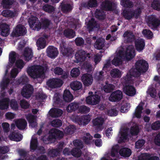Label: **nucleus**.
Segmentation results:
<instances>
[{"label":"nucleus","mask_w":160,"mask_h":160,"mask_svg":"<svg viewBox=\"0 0 160 160\" xmlns=\"http://www.w3.org/2000/svg\"><path fill=\"white\" fill-rule=\"evenodd\" d=\"M135 56V50L134 46L132 45L128 46L126 50L123 48L118 52V56L115 57L112 60V62L115 66H119L122 63V58L126 59L127 61H129Z\"/></svg>","instance_id":"f257e3e1"},{"label":"nucleus","mask_w":160,"mask_h":160,"mask_svg":"<svg viewBox=\"0 0 160 160\" xmlns=\"http://www.w3.org/2000/svg\"><path fill=\"white\" fill-rule=\"evenodd\" d=\"M28 22L31 28L37 31L41 29L42 26L44 29L48 28L52 23L51 21L46 18L44 19L41 23L37 17L33 16L29 18Z\"/></svg>","instance_id":"f03ea898"},{"label":"nucleus","mask_w":160,"mask_h":160,"mask_svg":"<svg viewBox=\"0 0 160 160\" xmlns=\"http://www.w3.org/2000/svg\"><path fill=\"white\" fill-rule=\"evenodd\" d=\"M27 72L33 78H42L45 75V68L44 67L40 65H33L28 69Z\"/></svg>","instance_id":"7ed1b4c3"},{"label":"nucleus","mask_w":160,"mask_h":160,"mask_svg":"<svg viewBox=\"0 0 160 160\" xmlns=\"http://www.w3.org/2000/svg\"><path fill=\"white\" fill-rule=\"evenodd\" d=\"M135 68L132 69L134 71V75L136 77H139L142 73L145 72L148 68V64L143 59L137 61L135 63Z\"/></svg>","instance_id":"20e7f679"},{"label":"nucleus","mask_w":160,"mask_h":160,"mask_svg":"<svg viewBox=\"0 0 160 160\" xmlns=\"http://www.w3.org/2000/svg\"><path fill=\"white\" fill-rule=\"evenodd\" d=\"M142 10V8H138L135 10L125 9L123 11L122 14L126 20H130L134 17L137 19L141 15Z\"/></svg>","instance_id":"39448f33"},{"label":"nucleus","mask_w":160,"mask_h":160,"mask_svg":"<svg viewBox=\"0 0 160 160\" xmlns=\"http://www.w3.org/2000/svg\"><path fill=\"white\" fill-rule=\"evenodd\" d=\"M63 133L62 132L56 129H52L49 131V135L47 139L48 142H46L44 140V143L46 144H48L50 142H51L54 139H60L63 137Z\"/></svg>","instance_id":"423d86ee"},{"label":"nucleus","mask_w":160,"mask_h":160,"mask_svg":"<svg viewBox=\"0 0 160 160\" xmlns=\"http://www.w3.org/2000/svg\"><path fill=\"white\" fill-rule=\"evenodd\" d=\"M147 23L149 27L152 28L156 29L160 26V20L154 16H149L147 20Z\"/></svg>","instance_id":"0eeeda50"},{"label":"nucleus","mask_w":160,"mask_h":160,"mask_svg":"<svg viewBox=\"0 0 160 160\" xmlns=\"http://www.w3.org/2000/svg\"><path fill=\"white\" fill-rule=\"evenodd\" d=\"M26 32L27 30L25 27L22 25L18 24L12 32L11 36L13 37H18L25 35Z\"/></svg>","instance_id":"6e6552de"},{"label":"nucleus","mask_w":160,"mask_h":160,"mask_svg":"<svg viewBox=\"0 0 160 160\" xmlns=\"http://www.w3.org/2000/svg\"><path fill=\"white\" fill-rule=\"evenodd\" d=\"M75 57L78 62L84 61L87 58H91L90 54L87 53L83 50H80L77 52L75 54Z\"/></svg>","instance_id":"1a4fd4ad"},{"label":"nucleus","mask_w":160,"mask_h":160,"mask_svg":"<svg viewBox=\"0 0 160 160\" xmlns=\"http://www.w3.org/2000/svg\"><path fill=\"white\" fill-rule=\"evenodd\" d=\"M33 92V87L30 84H27L23 87L21 93L23 97L28 98L31 97Z\"/></svg>","instance_id":"9d476101"},{"label":"nucleus","mask_w":160,"mask_h":160,"mask_svg":"<svg viewBox=\"0 0 160 160\" xmlns=\"http://www.w3.org/2000/svg\"><path fill=\"white\" fill-rule=\"evenodd\" d=\"M62 81L59 78L50 79L47 82L48 86L52 88L60 87L62 84Z\"/></svg>","instance_id":"9b49d317"},{"label":"nucleus","mask_w":160,"mask_h":160,"mask_svg":"<svg viewBox=\"0 0 160 160\" xmlns=\"http://www.w3.org/2000/svg\"><path fill=\"white\" fill-rule=\"evenodd\" d=\"M59 49L61 53L64 57H69L72 54V49L70 47L66 46L63 43L60 44Z\"/></svg>","instance_id":"f8f14e48"},{"label":"nucleus","mask_w":160,"mask_h":160,"mask_svg":"<svg viewBox=\"0 0 160 160\" xmlns=\"http://www.w3.org/2000/svg\"><path fill=\"white\" fill-rule=\"evenodd\" d=\"M122 92L119 90H116L112 92L109 98V100L112 102H118L122 98Z\"/></svg>","instance_id":"ddd939ff"},{"label":"nucleus","mask_w":160,"mask_h":160,"mask_svg":"<svg viewBox=\"0 0 160 160\" xmlns=\"http://www.w3.org/2000/svg\"><path fill=\"white\" fill-rule=\"evenodd\" d=\"M100 97L97 94L92 95L87 97L86 99V103L89 105H96L99 102Z\"/></svg>","instance_id":"4468645a"},{"label":"nucleus","mask_w":160,"mask_h":160,"mask_svg":"<svg viewBox=\"0 0 160 160\" xmlns=\"http://www.w3.org/2000/svg\"><path fill=\"white\" fill-rule=\"evenodd\" d=\"M81 79L84 85L85 86L91 85L93 81L92 75L87 73L83 74L81 77Z\"/></svg>","instance_id":"2eb2a0df"},{"label":"nucleus","mask_w":160,"mask_h":160,"mask_svg":"<svg viewBox=\"0 0 160 160\" xmlns=\"http://www.w3.org/2000/svg\"><path fill=\"white\" fill-rule=\"evenodd\" d=\"M124 92L128 96L132 97L136 94V89L135 88L131 85H126L123 88Z\"/></svg>","instance_id":"dca6fc26"},{"label":"nucleus","mask_w":160,"mask_h":160,"mask_svg":"<svg viewBox=\"0 0 160 160\" xmlns=\"http://www.w3.org/2000/svg\"><path fill=\"white\" fill-rule=\"evenodd\" d=\"M48 56L51 58H55L58 54L57 48L53 46H49L47 49Z\"/></svg>","instance_id":"f3484780"},{"label":"nucleus","mask_w":160,"mask_h":160,"mask_svg":"<svg viewBox=\"0 0 160 160\" xmlns=\"http://www.w3.org/2000/svg\"><path fill=\"white\" fill-rule=\"evenodd\" d=\"M53 72L56 75H61V78L63 79L67 78L69 75L68 72L64 71L63 69L59 67H56L54 69Z\"/></svg>","instance_id":"a211bd4d"},{"label":"nucleus","mask_w":160,"mask_h":160,"mask_svg":"<svg viewBox=\"0 0 160 160\" xmlns=\"http://www.w3.org/2000/svg\"><path fill=\"white\" fill-rule=\"evenodd\" d=\"M10 26L6 23H2L0 26V33L4 37L8 36L10 33Z\"/></svg>","instance_id":"6ab92c4d"},{"label":"nucleus","mask_w":160,"mask_h":160,"mask_svg":"<svg viewBox=\"0 0 160 160\" xmlns=\"http://www.w3.org/2000/svg\"><path fill=\"white\" fill-rule=\"evenodd\" d=\"M26 118L32 127L34 128L37 126L36 116L31 114H29L26 116Z\"/></svg>","instance_id":"aec40b11"},{"label":"nucleus","mask_w":160,"mask_h":160,"mask_svg":"<svg viewBox=\"0 0 160 160\" xmlns=\"http://www.w3.org/2000/svg\"><path fill=\"white\" fill-rule=\"evenodd\" d=\"M104 119L101 117H98L93 120L92 123L93 126H96L98 130H101L102 126L104 122Z\"/></svg>","instance_id":"412c9836"},{"label":"nucleus","mask_w":160,"mask_h":160,"mask_svg":"<svg viewBox=\"0 0 160 160\" xmlns=\"http://www.w3.org/2000/svg\"><path fill=\"white\" fill-rule=\"evenodd\" d=\"M134 71L133 69H131L129 71V73H127L125 77H123L122 79V83L123 84H126L129 83L131 78L132 77H136L134 75V74L133 72Z\"/></svg>","instance_id":"4be33fe9"},{"label":"nucleus","mask_w":160,"mask_h":160,"mask_svg":"<svg viewBox=\"0 0 160 160\" xmlns=\"http://www.w3.org/2000/svg\"><path fill=\"white\" fill-rule=\"evenodd\" d=\"M23 55L26 61H29L31 60L33 56V52L32 49L28 47H26L24 50Z\"/></svg>","instance_id":"5701e85b"},{"label":"nucleus","mask_w":160,"mask_h":160,"mask_svg":"<svg viewBox=\"0 0 160 160\" xmlns=\"http://www.w3.org/2000/svg\"><path fill=\"white\" fill-rule=\"evenodd\" d=\"M135 48L139 52L142 51L144 48L145 42L142 38L138 39L135 42Z\"/></svg>","instance_id":"b1692460"},{"label":"nucleus","mask_w":160,"mask_h":160,"mask_svg":"<svg viewBox=\"0 0 160 160\" xmlns=\"http://www.w3.org/2000/svg\"><path fill=\"white\" fill-rule=\"evenodd\" d=\"M9 138L11 140L19 142L22 140V136L19 132L15 131L10 133Z\"/></svg>","instance_id":"393cba45"},{"label":"nucleus","mask_w":160,"mask_h":160,"mask_svg":"<svg viewBox=\"0 0 160 160\" xmlns=\"http://www.w3.org/2000/svg\"><path fill=\"white\" fill-rule=\"evenodd\" d=\"M89 117L87 115H84L78 118L76 121L80 125L85 126L90 121Z\"/></svg>","instance_id":"a878e982"},{"label":"nucleus","mask_w":160,"mask_h":160,"mask_svg":"<svg viewBox=\"0 0 160 160\" xmlns=\"http://www.w3.org/2000/svg\"><path fill=\"white\" fill-rule=\"evenodd\" d=\"M113 3L111 2L108 0H105L102 2L101 6L104 10L112 11L113 10Z\"/></svg>","instance_id":"bb28decb"},{"label":"nucleus","mask_w":160,"mask_h":160,"mask_svg":"<svg viewBox=\"0 0 160 160\" xmlns=\"http://www.w3.org/2000/svg\"><path fill=\"white\" fill-rule=\"evenodd\" d=\"M49 113L50 116L52 117H58L62 115L63 111L59 108H53L50 110Z\"/></svg>","instance_id":"cd10ccee"},{"label":"nucleus","mask_w":160,"mask_h":160,"mask_svg":"<svg viewBox=\"0 0 160 160\" xmlns=\"http://www.w3.org/2000/svg\"><path fill=\"white\" fill-rule=\"evenodd\" d=\"M79 107V103L74 102L69 104L67 107L66 109L68 112L70 113L75 112L78 109Z\"/></svg>","instance_id":"c85d7f7f"},{"label":"nucleus","mask_w":160,"mask_h":160,"mask_svg":"<svg viewBox=\"0 0 160 160\" xmlns=\"http://www.w3.org/2000/svg\"><path fill=\"white\" fill-rule=\"evenodd\" d=\"M157 156H152L148 153H145L138 157V160H159Z\"/></svg>","instance_id":"c756f323"},{"label":"nucleus","mask_w":160,"mask_h":160,"mask_svg":"<svg viewBox=\"0 0 160 160\" xmlns=\"http://www.w3.org/2000/svg\"><path fill=\"white\" fill-rule=\"evenodd\" d=\"M115 88L114 86L112 84L109 83L108 81L105 82V85L102 88V90L107 93H110Z\"/></svg>","instance_id":"7c9ffc66"},{"label":"nucleus","mask_w":160,"mask_h":160,"mask_svg":"<svg viewBox=\"0 0 160 160\" xmlns=\"http://www.w3.org/2000/svg\"><path fill=\"white\" fill-rule=\"evenodd\" d=\"M81 6L85 8L96 7L98 6L97 1V0H89L87 2L82 3L81 4Z\"/></svg>","instance_id":"2f4dec72"},{"label":"nucleus","mask_w":160,"mask_h":160,"mask_svg":"<svg viewBox=\"0 0 160 160\" xmlns=\"http://www.w3.org/2000/svg\"><path fill=\"white\" fill-rule=\"evenodd\" d=\"M105 40L102 38L97 39L95 43V48L98 50L102 49L105 46Z\"/></svg>","instance_id":"473e14b6"},{"label":"nucleus","mask_w":160,"mask_h":160,"mask_svg":"<svg viewBox=\"0 0 160 160\" xmlns=\"http://www.w3.org/2000/svg\"><path fill=\"white\" fill-rule=\"evenodd\" d=\"M16 126L20 130H23L25 128L27 125L26 120L23 119L18 120L15 122Z\"/></svg>","instance_id":"72a5a7b5"},{"label":"nucleus","mask_w":160,"mask_h":160,"mask_svg":"<svg viewBox=\"0 0 160 160\" xmlns=\"http://www.w3.org/2000/svg\"><path fill=\"white\" fill-rule=\"evenodd\" d=\"M2 13V15L5 17L12 18L16 16L17 11L15 10L12 11L11 10L7 9L3 10Z\"/></svg>","instance_id":"f704fd0d"},{"label":"nucleus","mask_w":160,"mask_h":160,"mask_svg":"<svg viewBox=\"0 0 160 160\" xmlns=\"http://www.w3.org/2000/svg\"><path fill=\"white\" fill-rule=\"evenodd\" d=\"M36 45L38 50L45 48L46 46V41L44 38H39L36 42Z\"/></svg>","instance_id":"c9c22d12"},{"label":"nucleus","mask_w":160,"mask_h":160,"mask_svg":"<svg viewBox=\"0 0 160 160\" xmlns=\"http://www.w3.org/2000/svg\"><path fill=\"white\" fill-rule=\"evenodd\" d=\"M70 87L74 91H77L82 89V83L77 81L71 82L70 84Z\"/></svg>","instance_id":"e433bc0d"},{"label":"nucleus","mask_w":160,"mask_h":160,"mask_svg":"<svg viewBox=\"0 0 160 160\" xmlns=\"http://www.w3.org/2000/svg\"><path fill=\"white\" fill-rule=\"evenodd\" d=\"M123 36L124 38H126L127 39L125 41L126 42H132L135 39V36L133 33L128 31L125 32L123 35Z\"/></svg>","instance_id":"4c0bfd02"},{"label":"nucleus","mask_w":160,"mask_h":160,"mask_svg":"<svg viewBox=\"0 0 160 160\" xmlns=\"http://www.w3.org/2000/svg\"><path fill=\"white\" fill-rule=\"evenodd\" d=\"M63 99L66 102H70L73 99V96L70 91L66 89L64 91L63 96Z\"/></svg>","instance_id":"58836bf2"},{"label":"nucleus","mask_w":160,"mask_h":160,"mask_svg":"<svg viewBox=\"0 0 160 160\" xmlns=\"http://www.w3.org/2000/svg\"><path fill=\"white\" fill-rule=\"evenodd\" d=\"M15 2L14 0H2L1 4L3 8L10 9Z\"/></svg>","instance_id":"ea45409f"},{"label":"nucleus","mask_w":160,"mask_h":160,"mask_svg":"<svg viewBox=\"0 0 160 160\" xmlns=\"http://www.w3.org/2000/svg\"><path fill=\"white\" fill-rule=\"evenodd\" d=\"M119 153L121 156L125 157H128L131 155V150L128 148H124L121 149Z\"/></svg>","instance_id":"a19ab883"},{"label":"nucleus","mask_w":160,"mask_h":160,"mask_svg":"<svg viewBox=\"0 0 160 160\" xmlns=\"http://www.w3.org/2000/svg\"><path fill=\"white\" fill-rule=\"evenodd\" d=\"M63 34L67 38H72L75 36V32L73 30L68 28L64 30Z\"/></svg>","instance_id":"79ce46f5"},{"label":"nucleus","mask_w":160,"mask_h":160,"mask_svg":"<svg viewBox=\"0 0 160 160\" xmlns=\"http://www.w3.org/2000/svg\"><path fill=\"white\" fill-rule=\"evenodd\" d=\"M97 23L95 19L92 18L91 20L88 21L87 25V28L88 29L89 32L92 31L94 28L97 27Z\"/></svg>","instance_id":"37998d69"},{"label":"nucleus","mask_w":160,"mask_h":160,"mask_svg":"<svg viewBox=\"0 0 160 160\" xmlns=\"http://www.w3.org/2000/svg\"><path fill=\"white\" fill-rule=\"evenodd\" d=\"M60 6L62 11L64 13L69 12L72 9V7L70 4L62 3Z\"/></svg>","instance_id":"c03bdc74"},{"label":"nucleus","mask_w":160,"mask_h":160,"mask_svg":"<svg viewBox=\"0 0 160 160\" xmlns=\"http://www.w3.org/2000/svg\"><path fill=\"white\" fill-rule=\"evenodd\" d=\"M53 100L54 103L57 105L58 107H61L64 105V101L62 99H60L59 96L57 94L56 96L54 95Z\"/></svg>","instance_id":"a18cd8bd"},{"label":"nucleus","mask_w":160,"mask_h":160,"mask_svg":"<svg viewBox=\"0 0 160 160\" xmlns=\"http://www.w3.org/2000/svg\"><path fill=\"white\" fill-rule=\"evenodd\" d=\"M9 151V148L7 146H0V160H2L5 158V156L2 154H4L7 153Z\"/></svg>","instance_id":"49530a36"},{"label":"nucleus","mask_w":160,"mask_h":160,"mask_svg":"<svg viewBox=\"0 0 160 160\" xmlns=\"http://www.w3.org/2000/svg\"><path fill=\"white\" fill-rule=\"evenodd\" d=\"M111 76L113 78H119L121 76L120 71L117 68L112 69L110 72Z\"/></svg>","instance_id":"de8ad7c7"},{"label":"nucleus","mask_w":160,"mask_h":160,"mask_svg":"<svg viewBox=\"0 0 160 160\" xmlns=\"http://www.w3.org/2000/svg\"><path fill=\"white\" fill-rule=\"evenodd\" d=\"M28 81V77L25 75H23L19 79L17 80L16 82L17 84L24 85Z\"/></svg>","instance_id":"09e8293b"},{"label":"nucleus","mask_w":160,"mask_h":160,"mask_svg":"<svg viewBox=\"0 0 160 160\" xmlns=\"http://www.w3.org/2000/svg\"><path fill=\"white\" fill-rule=\"evenodd\" d=\"M9 99L8 98H5L0 101V109L4 110L7 109L8 107V104L7 103L9 102Z\"/></svg>","instance_id":"8fccbe9b"},{"label":"nucleus","mask_w":160,"mask_h":160,"mask_svg":"<svg viewBox=\"0 0 160 160\" xmlns=\"http://www.w3.org/2000/svg\"><path fill=\"white\" fill-rule=\"evenodd\" d=\"M120 3L125 8H131L133 5V2L130 0H121Z\"/></svg>","instance_id":"3c124183"},{"label":"nucleus","mask_w":160,"mask_h":160,"mask_svg":"<svg viewBox=\"0 0 160 160\" xmlns=\"http://www.w3.org/2000/svg\"><path fill=\"white\" fill-rule=\"evenodd\" d=\"M42 9L45 12L49 13H51L55 11V8L53 6L46 4L42 7Z\"/></svg>","instance_id":"603ef678"},{"label":"nucleus","mask_w":160,"mask_h":160,"mask_svg":"<svg viewBox=\"0 0 160 160\" xmlns=\"http://www.w3.org/2000/svg\"><path fill=\"white\" fill-rule=\"evenodd\" d=\"M81 148H75L71 150V154L76 157H79L81 154Z\"/></svg>","instance_id":"864d4df0"},{"label":"nucleus","mask_w":160,"mask_h":160,"mask_svg":"<svg viewBox=\"0 0 160 160\" xmlns=\"http://www.w3.org/2000/svg\"><path fill=\"white\" fill-rule=\"evenodd\" d=\"M95 14L96 18L100 20H103L105 18V16L103 12L101 10L96 9Z\"/></svg>","instance_id":"5fc2aeb1"},{"label":"nucleus","mask_w":160,"mask_h":160,"mask_svg":"<svg viewBox=\"0 0 160 160\" xmlns=\"http://www.w3.org/2000/svg\"><path fill=\"white\" fill-rule=\"evenodd\" d=\"M16 53L14 51H11L9 54V61L10 63L13 64L16 61Z\"/></svg>","instance_id":"6e6d98bb"},{"label":"nucleus","mask_w":160,"mask_h":160,"mask_svg":"<svg viewBox=\"0 0 160 160\" xmlns=\"http://www.w3.org/2000/svg\"><path fill=\"white\" fill-rule=\"evenodd\" d=\"M38 144V141L37 138L32 139L30 144L31 149L34 151L37 148Z\"/></svg>","instance_id":"4d7b16f0"},{"label":"nucleus","mask_w":160,"mask_h":160,"mask_svg":"<svg viewBox=\"0 0 160 160\" xmlns=\"http://www.w3.org/2000/svg\"><path fill=\"white\" fill-rule=\"evenodd\" d=\"M10 82V79L8 78H6L3 79L0 84V87L2 90H4L8 86Z\"/></svg>","instance_id":"13d9d810"},{"label":"nucleus","mask_w":160,"mask_h":160,"mask_svg":"<svg viewBox=\"0 0 160 160\" xmlns=\"http://www.w3.org/2000/svg\"><path fill=\"white\" fill-rule=\"evenodd\" d=\"M139 128L138 126L135 125L131 127L130 130V132L132 135H137L139 132Z\"/></svg>","instance_id":"bf43d9fd"},{"label":"nucleus","mask_w":160,"mask_h":160,"mask_svg":"<svg viewBox=\"0 0 160 160\" xmlns=\"http://www.w3.org/2000/svg\"><path fill=\"white\" fill-rule=\"evenodd\" d=\"M142 33L144 36L148 39H151L152 37V32L150 30L144 29L142 32Z\"/></svg>","instance_id":"052dcab7"},{"label":"nucleus","mask_w":160,"mask_h":160,"mask_svg":"<svg viewBox=\"0 0 160 160\" xmlns=\"http://www.w3.org/2000/svg\"><path fill=\"white\" fill-rule=\"evenodd\" d=\"M51 124L52 126L58 128L62 126V122L61 120L59 119H55L52 121Z\"/></svg>","instance_id":"680f3d73"},{"label":"nucleus","mask_w":160,"mask_h":160,"mask_svg":"<svg viewBox=\"0 0 160 160\" xmlns=\"http://www.w3.org/2000/svg\"><path fill=\"white\" fill-rule=\"evenodd\" d=\"M151 7L155 10H160V2L158 0H154L151 4Z\"/></svg>","instance_id":"e2e57ef3"},{"label":"nucleus","mask_w":160,"mask_h":160,"mask_svg":"<svg viewBox=\"0 0 160 160\" xmlns=\"http://www.w3.org/2000/svg\"><path fill=\"white\" fill-rule=\"evenodd\" d=\"M80 73V70L78 68H73L70 72L71 75L73 78L77 77L79 75Z\"/></svg>","instance_id":"0e129e2a"},{"label":"nucleus","mask_w":160,"mask_h":160,"mask_svg":"<svg viewBox=\"0 0 160 160\" xmlns=\"http://www.w3.org/2000/svg\"><path fill=\"white\" fill-rule=\"evenodd\" d=\"M90 108L85 105L81 106L78 108L79 112L82 113H86L90 112Z\"/></svg>","instance_id":"69168bd1"},{"label":"nucleus","mask_w":160,"mask_h":160,"mask_svg":"<svg viewBox=\"0 0 160 160\" xmlns=\"http://www.w3.org/2000/svg\"><path fill=\"white\" fill-rule=\"evenodd\" d=\"M62 13L60 11H58L57 12H55L52 15V16L55 23L58 22L59 21V19Z\"/></svg>","instance_id":"338daca9"},{"label":"nucleus","mask_w":160,"mask_h":160,"mask_svg":"<svg viewBox=\"0 0 160 160\" xmlns=\"http://www.w3.org/2000/svg\"><path fill=\"white\" fill-rule=\"evenodd\" d=\"M75 44L77 46H82L84 44L85 42L83 38L80 37H77L75 40Z\"/></svg>","instance_id":"774afa93"}]
</instances>
